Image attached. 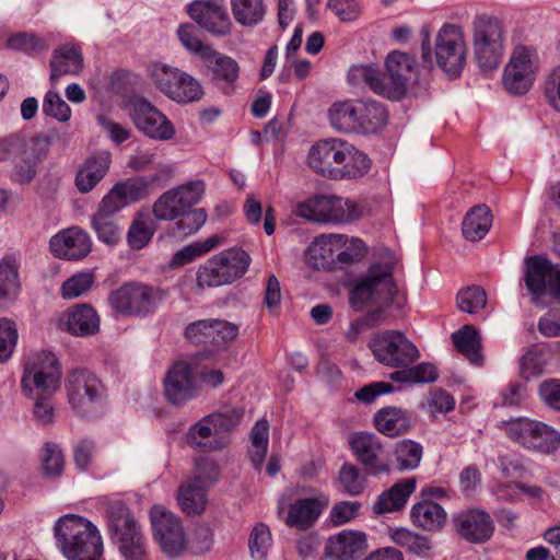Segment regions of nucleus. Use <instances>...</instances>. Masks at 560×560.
<instances>
[{"label":"nucleus","mask_w":560,"mask_h":560,"mask_svg":"<svg viewBox=\"0 0 560 560\" xmlns=\"http://www.w3.org/2000/svg\"><path fill=\"white\" fill-rule=\"evenodd\" d=\"M342 151L345 156L340 160V168L336 179L360 178L370 171L371 160L354 145L345 140Z\"/></svg>","instance_id":"obj_33"},{"label":"nucleus","mask_w":560,"mask_h":560,"mask_svg":"<svg viewBox=\"0 0 560 560\" xmlns=\"http://www.w3.org/2000/svg\"><path fill=\"white\" fill-rule=\"evenodd\" d=\"M347 244V235L329 234L315 238L308 248L310 259L316 268H326L335 260L338 245Z\"/></svg>","instance_id":"obj_35"},{"label":"nucleus","mask_w":560,"mask_h":560,"mask_svg":"<svg viewBox=\"0 0 560 560\" xmlns=\"http://www.w3.org/2000/svg\"><path fill=\"white\" fill-rule=\"evenodd\" d=\"M395 459L399 471L412 470L420 464L422 446L411 440H402L395 446Z\"/></svg>","instance_id":"obj_47"},{"label":"nucleus","mask_w":560,"mask_h":560,"mask_svg":"<svg viewBox=\"0 0 560 560\" xmlns=\"http://www.w3.org/2000/svg\"><path fill=\"white\" fill-rule=\"evenodd\" d=\"M212 347L225 349L238 335V326L223 319H212Z\"/></svg>","instance_id":"obj_56"},{"label":"nucleus","mask_w":560,"mask_h":560,"mask_svg":"<svg viewBox=\"0 0 560 560\" xmlns=\"http://www.w3.org/2000/svg\"><path fill=\"white\" fill-rule=\"evenodd\" d=\"M375 360L388 368H407L418 360L417 347L399 330L377 332L369 342Z\"/></svg>","instance_id":"obj_10"},{"label":"nucleus","mask_w":560,"mask_h":560,"mask_svg":"<svg viewBox=\"0 0 560 560\" xmlns=\"http://www.w3.org/2000/svg\"><path fill=\"white\" fill-rule=\"evenodd\" d=\"M408 73L413 75L405 77L401 72H349L347 80L354 88L366 85L381 96L399 101L410 90L411 82L417 81L416 72Z\"/></svg>","instance_id":"obj_14"},{"label":"nucleus","mask_w":560,"mask_h":560,"mask_svg":"<svg viewBox=\"0 0 560 560\" xmlns=\"http://www.w3.org/2000/svg\"><path fill=\"white\" fill-rule=\"evenodd\" d=\"M343 143L345 140L338 138L317 142L308 151V166L318 175L336 179L340 168V160L345 156Z\"/></svg>","instance_id":"obj_21"},{"label":"nucleus","mask_w":560,"mask_h":560,"mask_svg":"<svg viewBox=\"0 0 560 560\" xmlns=\"http://www.w3.org/2000/svg\"><path fill=\"white\" fill-rule=\"evenodd\" d=\"M454 523L458 534L474 544L489 540L494 530L492 518L481 510L462 512L454 518Z\"/></svg>","instance_id":"obj_24"},{"label":"nucleus","mask_w":560,"mask_h":560,"mask_svg":"<svg viewBox=\"0 0 560 560\" xmlns=\"http://www.w3.org/2000/svg\"><path fill=\"white\" fill-rule=\"evenodd\" d=\"M243 411L226 408L202 417L190 425L186 433L187 444L205 452H217L225 448L231 442V433L238 427Z\"/></svg>","instance_id":"obj_4"},{"label":"nucleus","mask_w":560,"mask_h":560,"mask_svg":"<svg viewBox=\"0 0 560 560\" xmlns=\"http://www.w3.org/2000/svg\"><path fill=\"white\" fill-rule=\"evenodd\" d=\"M455 348L472 364H481V338L472 325H464L452 335Z\"/></svg>","instance_id":"obj_38"},{"label":"nucleus","mask_w":560,"mask_h":560,"mask_svg":"<svg viewBox=\"0 0 560 560\" xmlns=\"http://www.w3.org/2000/svg\"><path fill=\"white\" fill-rule=\"evenodd\" d=\"M61 380L60 364L51 352L42 351L32 355L25 364L21 380L23 394L27 397L35 395H54Z\"/></svg>","instance_id":"obj_8"},{"label":"nucleus","mask_w":560,"mask_h":560,"mask_svg":"<svg viewBox=\"0 0 560 560\" xmlns=\"http://www.w3.org/2000/svg\"><path fill=\"white\" fill-rule=\"evenodd\" d=\"M361 209L350 200L337 196H322L323 223H351L361 218Z\"/></svg>","instance_id":"obj_27"},{"label":"nucleus","mask_w":560,"mask_h":560,"mask_svg":"<svg viewBox=\"0 0 560 560\" xmlns=\"http://www.w3.org/2000/svg\"><path fill=\"white\" fill-rule=\"evenodd\" d=\"M186 12L211 34L224 36L231 32L230 16L220 0H195L186 5Z\"/></svg>","instance_id":"obj_18"},{"label":"nucleus","mask_w":560,"mask_h":560,"mask_svg":"<svg viewBox=\"0 0 560 560\" xmlns=\"http://www.w3.org/2000/svg\"><path fill=\"white\" fill-rule=\"evenodd\" d=\"M214 256L221 260V267L231 283L246 273L252 261L249 254L238 247L225 249Z\"/></svg>","instance_id":"obj_40"},{"label":"nucleus","mask_w":560,"mask_h":560,"mask_svg":"<svg viewBox=\"0 0 560 560\" xmlns=\"http://www.w3.org/2000/svg\"><path fill=\"white\" fill-rule=\"evenodd\" d=\"M153 536L162 551L171 558L179 556L187 539L178 517L163 506L154 505L150 512Z\"/></svg>","instance_id":"obj_15"},{"label":"nucleus","mask_w":560,"mask_h":560,"mask_svg":"<svg viewBox=\"0 0 560 560\" xmlns=\"http://www.w3.org/2000/svg\"><path fill=\"white\" fill-rule=\"evenodd\" d=\"M177 37L189 52L199 57L207 66L215 67L219 70H238V65L233 58L203 44L198 36L196 26L192 24H180L177 28Z\"/></svg>","instance_id":"obj_20"},{"label":"nucleus","mask_w":560,"mask_h":560,"mask_svg":"<svg viewBox=\"0 0 560 560\" xmlns=\"http://www.w3.org/2000/svg\"><path fill=\"white\" fill-rule=\"evenodd\" d=\"M328 119L336 130L366 135L382 129L387 124L388 114L376 101L346 100L331 104Z\"/></svg>","instance_id":"obj_3"},{"label":"nucleus","mask_w":560,"mask_h":560,"mask_svg":"<svg viewBox=\"0 0 560 560\" xmlns=\"http://www.w3.org/2000/svg\"><path fill=\"white\" fill-rule=\"evenodd\" d=\"M472 63L480 70H497L504 57V31L501 23L486 14L471 23Z\"/></svg>","instance_id":"obj_5"},{"label":"nucleus","mask_w":560,"mask_h":560,"mask_svg":"<svg viewBox=\"0 0 560 560\" xmlns=\"http://www.w3.org/2000/svg\"><path fill=\"white\" fill-rule=\"evenodd\" d=\"M205 192L202 180L189 182L162 194L152 206L155 219L173 221L197 205Z\"/></svg>","instance_id":"obj_13"},{"label":"nucleus","mask_w":560,"mask_h":560,"mask_svg":"<svg viewBox=\"0 0 560 560\" xmlns=\"http://www.w3.org/2000/svg\"><path fill=\"white\" fill-rule=\"evenodd\" d=\"M49 246L55 257L78 260L91 252L92 243L88 233L73 226L54 235L50 238Z\"/></svg>","instance_id":"obj_23"},{"label":"nucleus","mask_w":560,"mask_h":560,"mask_svg":"<svg viewBox=\"0 0 560 560\" xmlns=\"http://www.w3.org/2000/svg\"><path fill=\"white\" fill-rule=\"evenodd\" d=\"M211 328L212 319H200L186 327L185 336L192 343L212 346Z\"/></svg>","instance_id":"obj_64"},{"label":"nucleus","mask_w":560,"mask_h":560,"mask_svg":"<svg viewBox=\"0 0 560 560\" xmlns=\"http://www.w3.org/2000/svg\"><path fill=\"white\" fill-rule=\"evenodd\" d=\"M8 46L27 54H38L48 48V43L34 33H15L9 37Z\"/></svg>","instance_id":"obj_51"},{"label":"nucleus","mask_w":560,"mask_h":560,"mask_svg":"<svg viewBox=\"0 0 560 560\" xmlns=\"http://www.w3.org/2000/svg\"><path fill=\"white\" fill-rule=\"evenodd\" d=\"M68 331L72 335L86 337L98 332L100 316L88 304H79L71 307L66 315Z\"/></svg>","instance_id":"obj_30"},{"label":"nucleus","mask_w":560,"mask_h":560,"mask_svg":"<svg viewBox=\"0 0 560 560\" xmlns=\"http://www.w3.org/2000/svg\"><path fill=\"white\" fill-rule=\"evenodd\" d=\"M52 70H75L82 68L83 56L79 46L65 44L55 49L50 61Z\"/></svg>","instance_id":"obj_48"},{"label":"nucleus","mask_w":560,"mask_h":560,"mask_svg":"<svg viewBox=\"0 0 560 560\" xmlns=\"http://www.w3.org/2000/svg\"><path fill=\"white\" fill-rule=\"evenodd\" d=\"M221 265V260L213 256L199 267L197 271V288L199 292L206 288H215L231 283Z\"/></svg>","instance_id":"obj_45"},{"label":"nucleus","mask_w":560,"mask_h":560,"mask_svg":"<svg viewBox=\"0 0 560 560\" xmlns=\"http://www.w3.org/2000/svg\"><path fill=\"white\" fill-rule=\"evenodd\" d=\"M127 107L135 126L147 137L160 141H167L174 137L175 128L172 121L147 98L132 96L128 100Z\"/></svg>","instance_id":"obj_12"},{"label":"nucleus","mask_w":560,"mask_h":560,"mask_svg":"<svg viewBox=\"0 0 560 560\" xmlns=\"http://www.w3.org/2000/svg\"><path fill=\"white\" fill-rule=\"evenodd\" d=\"M20 289L16 266L9 260L0 261V300L10 299L18 294Z\"/></svg>","instance_id":"obj_52"},{"label":"nucleus","mask_w":560,"mask_h":560,"mask_svg":"<svg viewBox=\"0 0 560 560\" xmlns=\"http://www.w3.org/2000/svg\"><path fill=\"white\" fill-rule=\"evenodd\" d=\"M510 439L525 448L550 454L560 446V433L552 427L529 418H518L505 424Z\"/></svg>","instance_id":"obj_11"},{"label":"nucleus","mask_w":560,"mask_h":560,"mask_svg":"<svg viewBox=\"0 0 560 560\" xmlns=\"http://www.w3.org/2000/svg\"><path fill=\"white\" fill-rule=\"evenodd\" d=\"M328 505L326 498H304L289 504L283 518L287 526L299 530L311 528L324 509Z\"/></svg>","instance_id":"obj_25"},{"label":"nucleus","mask_w":560,"mask_h":560,"mask_svg":"<svg viewBox=\"0 0 560 560\" xmlns=\"http://www.w3.org/2000/svg\"><path fill=\"white\" fill-rule=\"evenodd\" d=\"M423 67L441 70H463L468 65V47L464 28L455 23H444L434 36V48L430 61Z\"/></svg>","instance_id":"obj_7"},{"label":"nucleus","mask_w":560,"mask_h":560,"mask_svg":"<svg viewBox=\"0 0 560 560\" xmlns=\"http://www.w3.org/2000/svg\"><path fill=\"white\" fill-rule=\"evenodd\" d=\"M271 540V533L267 525L262 523L255 525L248 540L252 557L256 560L265 559Z\"/></svg>","instance_id":"obj_53"},{"label":"nucleus","mask_w":560,"mask_h":560,"mask_svg":"<svg viewBox=\"0 0 560 560\" xmlns=\"http://www.w3.org/2000/svg\"><path fill=\"white\" fill-rule=\"evenodd\" d=\"M393 264L374 265L368 276L362 279L350 295V303L355 311H362L366 305L377 307L361 317L365 326L371 329L386 319L384 307L395 303L398 299V288L392 276Z\"/></svg>","instance_id":"obj_1"},{"label":"nucleus","mask_w":560,"mask_h":560,"mask_svg":"<svg viewBox=\"0 0 560 560\" xmlns=\"http://www.w3.org/2000/svg\"><path fill=\"white\" fill-rule=\"evenodd\" d=\"M524 282L533 295L538 300L549 291L560 301V268L541 256H532L525 260Z\"/></svg>","instance_id":"obj_16"},{"label":"nucleus","mask_w":560,"mask_h":560,"mask_svg":"<svg viewBox=\"0 0 560 560\" xmlns=\"http://www.w3.org/2000/svg\"><path fill=\"white\" fill-rule=\"evenodd\" d=\"M43 112L61 122H66L71 117L70 106L61 98V96L49 91L43 102Z\"/></svg>","instance_id":"obj_60"},{"label":"nucleus","mask_w":560,"mask_h":560,"mask_svg":"<svg viewBox=\"0 0 560 560\" xmlns=\"http://www.w3.org/2000/svg\"><path fill=\"white\" fill-rule=\"evenodd\" d=\"M206 487L198 480L189 479L179 488L178 501L182 510L187 514H200L206 510Z\"/></svg>","instance_id":"obj_39"},{"label":"nucleus","mask_w":560,"mask_h":560,"mask_svg":"<svg viewBox=\"0 0 560 560\" xmlns=\"http://www.w3.org/2000/svg\"><path fill=\"white\" fill-rule=\"evenodd\" d=\"M156 220L148 209L136 212L127 232L130 248L142 249L150 243L158 229Z\"/></svg>","instance_id":"obj_32"},{"label":"nucleus","mask_w":560,"mask_h":560,"mask_svg":"<svg viewBox=\"0 0 560 560\" xmlns=\"http://www.w3.org/2000/svg\"><path fill=\"white\" fill-rule=\"evenodd\" d=\"M374 424L382 434L395 438L408 432L411 427V417L401 408L385 407L375 413Z\"/></svg>","instance_id":"obj_31"},{"label":"nucleus","mask_w":560,"mask_h":560,"mask_svg":"<svg viewBox=\"0 0 560 560\" xmlns=\"http://www.w3.org/2000/svg\"><path fill=\"white\" fill-rule=\"evenodd\" d=\"M125 558V560H144L145 546L144 538L140 532H132L130 536L114 541Z\"/></svg>","instance_id":"obj_54"},{"label":"nucleus","mask_w":560,"mask_h":560,"mask_svg":"<svg viewBox=\"0 0 560 560\" xmlns=\"http://www.w3.org/2000/svg\"><path fill=\"white\" fill-rule=\"evenodd\" d=\"M66 389L69 404L78 415L92 418L98 413L104 387L92 372L84 369L71 371L67 377Z\"/></svg>","instance_id":"obj_9"},{"label":"nucleus","mask_w":560,"mask_h":560,"mask_svg":"<svg viewBox=\"0 0 560 560\" xmlns=\"http://www.w3.org/2000/svg\"><path fill=\"white\" fill-rule=\"evenodd\" d=\"M107 521L114 541L130 536L132 532L141 530L137 521L130 515L128 508L119 502L108 506Z\"/></svg>","instance_id":"obj_36"},{"label":"nucleus","mask_w":560,"mask_h":560,"mask_svg":"<svg viewBox=\"0 0 560 560\" xmlns=\"http://www.w3.org/2000/svg\"><path fill=\"white\" fill-rule=\"evenodd\" d=\"M339 482L342 489L351 495L360 494L365 487V479L361 475L360 469L349 463L341 466L339 471Z\"/></svg>","instance_id":"obj_55"},{"label":"nucleus","mask_w":560,"mask_h":560,"mask_svg":"<svg viewBox=\"0 0 560 560\" xmlns=\"http://www.w3.org/2000/svg\"><path fill=\"white\" fill-rule=\"evenodd\" d=\"M175 224L177 233L182 236H187L196 233L207 221V212L205 209L187 210L179 215Z\"/></svg>","instance_id":"obj_59"},{"label":"nucleus","mask_w":560,"mask_h":560,"mask_svg":"<svg viewBox=\"0 0 560 560\" xmlns=\"http://www.w3.org/2000/svg\"><path fill=\"white\" fill-rule=\"evenodd\" d=\"M18 341V331L13 322L0 318V362L7 361Z\"/></svg>","instance_id":"obj_62"},{"label":"nucleus","mask_w":560,"mask_h":560,"mask_svg":"<svg viewBox=\"0 0 560 560\" xmlns=\"http://www.w3.org/2000/svg\"><path fill=\"white\" fill-rule=\"evenodd\" d=\"M128 205L139 201L149 195L150 183L143 177L130 178L116 184Z\"/></svg>","instance_id":"obj_63"},{"label":"nucleus","mask_w":560,"mask_h":560,"mask_svg":"<svg viewBox=\"0 0 560 560\" xmlns=\"http://www.w3.org/2000/svg\"><path fill=\"white\" fill-rule=\"evenodd\" d=\"M456 302L459 311L477 314L487 305V293L479 285H469L457 293Z\"/></svg>","instance_id":"obj_50"},{"label":"nucleus","mask_w":560,"mask_h":560,"mask_svg":"<svg viewBox=\"0 0 560 560\" xmlns=\"http://www.w3.org/2000/svg\"><path fill=\"white\" fill-rule=\"evenodd\" d=\"M158 89L172 101L190 103L203 95L201 84L187 72H153Z\"/></svg>","instance_id":"obj_19"},{"label":"nucleus","mask_w":560,"mask_h":560,"mask_svg":"<svg viewBox=\"0 0 560 560\" xmlns=\"http://www.w3.org/2000/svg\"><path fill=\"white\" fill-rule=\"evenodd\" d=\"M94 283L92 272H80L62 283L61 294L65 299H75L88 292Z\"/></svg>","instance_id":"obj_57"},{"label":"nucleus","mask_w":560,"mask_h":560,"mask_svg":"<svg viewBox=\"0 0 560 560\" xmlns=\"http://www.w3.org/2000/svg\"><path fill=\"white\" fill-rule=\"evenodd\" d=\"M389 537L396 545L406 548L417 556L424 557L431 549V541L428 537L406 528H390Z\"/></svg>","instance_id":"obj_44"},{"label":"nucleus","mask_w":560,"mask_h":560,"mask_svg":"<svg viewBox=\"0 0 560 560\" xmlns=\"http://www.w3.org/2000/svg\"><path fill=\"white\" fill-rule=\"evenodd\" d=\"M415 489L416 481L412 478L396 482L377 497L373 504V512L382 515L402 510Z\"/></svg>","instance_id":"obj_28"},{"label":"nucleus","mask_w":560,"mask_h":560,"mask_svg":"<svg viewBox=\"0 0 560 560\" xmlns=\"http://www.w3.org/2000/svg\"><path fill=\"white\" fill-rule=\"evenodd\" d=\"M410 515L417 527L429 532L441 529L446 522L444 509L431 500H424L415 504Z\"/></svg>","instance_id":"obj_34"},{"label":"nucleus","mask_w":560,"mask_h":560,"mask_svg":"<svg viewBox=\"0 0 560 560\" xmlns=\"http://www.w3.org/2000/svg\"><path fill=\"white\" fill-rule=\"evenodd\" d=\"M351 448L360 463L372 475L390 471L388 462L382 459L384 447L380 439L373 433H354L350 440Z\"/></svg>","instance_id":"obj_22"},{"label":"nucleus","mask_w":560,"mask_h":560,"mask_svg":"<svg viewBox=\"0 0 560 560\" xmlns=\"http://www.w3.org/2000/svg\"><path fill=\"white\" fill-rule=\"evenodd\" d=\"M540 67V57L536 48L516 45L510 55L504 70H533Z\"/></svg>","instance_id":"obj_49"},{"label":"nucleus","mask_w":560,"mask_h":560,"mask_svg":"<svg viewBox=\"0 0 560 560\" xmlns=\"http://www.w3.org/2000/svg\"><path fill=\"white\" fill-rule=\"evenodd\" d=\"M535 72H503L502 85L511 94L524 95L535 81Z\"/></svg>","instance_id":"obj_58"},{"label":"nucleus","mask_w":560,"mask_h":560,"mask_svg":"<svg viewBox=\"0 0 560 560\" xmlns=\"http://www.w3.org/2000/svg\"><path fill=\"white\" fill-rule=\"evenodd\" d=\"M366 550V538L362 532L343 530L330 538L327 553L336 560H355Z\"/></svg>","instance_id":"obj_26"},{"label":"nucleus","mask_w":560,"mask_h":560,"mask_svg":"<svg viewBox=\"0 0 560 560\" xmlns=\"http://www.w3.org/2000/svg\"><path fill=\"white\" fill-rule=\"evenodd\" d=\"M43 471L46 476H58L63 469V454L55 443H46L43 448Z\"/></svg>","instance_id":"obj_61"},{"label":"nucleus","mask_w":560,"mask_h":560,"mask_svg":"<svg viewBox=\"0 0 560 560\" xmlns=\"http://www.w3.org/2000/svg\"><path fill=\"white\" fill-rule=\"evenodd\" d=\"M49 141L46 137H34L30 141L19 135H10L0 139V161H7L30 149L35 152L42 148H48Z\"/></svg>","instance_id":"obj_41"},{"label":"nucleus","mask_w":560,"mask_h":560,"mask_svg":"<svg viewBox=\"0 0 560 560\" xmlns=\"http://www.w3.org/2000/svg\"><path fill=\"white\" fill-rule=\"evenodd\" d=\"M166 296V292L160 287L129 282L113 291L108 302L122 316L145 317L153 314Z\"/></svg>","instance_id":"obj_6"},{"label":"nucleus","mask_w":560,"mask_h":560,"mask_svg":"<svg viewBox=\"0 0 560 560\" xmlns=\"http://www.w3.org/2000/svg\"><path fill=\"white\" fill-rule=\"evenodd\" d=\"M199 390L192 366L185 361L174 363L164 378V395L174 406H184L192 400Z\"/></svg>","instance_id":"obj_17"},{"label":"nucleus","mask_w":560,"mask_h":560,"mask_svg":"<svg viewBox=\"0 0 560 560\" xmlns=\"http://www.w3.org/2000/svg\"><path fill=\"white\" fill-rule=\"evenodd\" d=\"M46 150L47 148H42L33 152L27 149L21 153L12 174L13 180L20 184L31 183L36 175V163L45 156Z\"/></svg>","instance_id":"obj_46"},{"label":"nucleus","mask_w":560,"mask_h":560,"mask_svg":"<svg viewBox=\"0 0 560 560\" xmlns=\"http://www.w3.org/2000/svg\"><path fill=\"white\" fill-rule=\"evenodd\" d=\"M110 165V153L101 152L90 156L79 170L75 184L78 189L86 194L106 175Z\"/></svg>","instance_id":"obj_29"},{"label":"nucleus","mask_w":560,"mask_h":560,"mask_svg":"<svg viewBox=\"0 0 560 560\" xmlns=\"http://www.w3.org/2000/svg\"><path fill=\"white\" fill-rule=\"evenodd\" d=\"M233 16L243 26L257 25L265 16L264 0H231Z\"/></svg>","instance_id":"obj_42"},{"label":"nucleus","mask_w":560,"mask_h":560,"mask_svg":"<svg viewBox=\"0 0 560 560\" xmlns=\"http://www.w3.org/2000/svg\"><path fill=\"white\" fill-rule=\"evenodd\" d=\"M56 544L68 560H101L103 539L97 527L88 518L68 514L54 527Z\"/></svg>","instance_id":"obj_2"},{"label":"nucleus","mask_w":560,"mask_h":560,"mask_svg":"<svg viewBox=\"0 0 560 560\" xmlns=\"http://www.w3.org/2000/svg\"><path fill=\"white\" fill-rule=\"evenodd\" d=\"M492 215L485 205L475 206L465 217L462 232L466 240L476 242L481 240L490 230Z\"/></svg>","instance_id":"obj_37"},{"label":"nucleus","mask_w":560,"mask_h":560,"mask_svg":"<svg viewBox=\"0 0 560 560\" xmlns=\"http://www.w3.org/2000/svg\"><path fill=\"white\" fill-rule=\"evenodd\" d=\"M269 423L267 420H258L250 432L249 457L254 468L261 470L268 448Z\"/></svg>","instance_id":"obj_43"}]
</instances>
